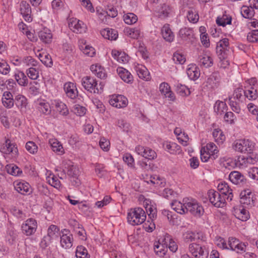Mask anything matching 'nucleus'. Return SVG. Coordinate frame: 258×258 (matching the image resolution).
<instances>
[{
	"mask_svg": "<svg viewBox=\"0 0 258 258\" xmlns=\"http://www.w3.org/2000/svg\"><path fill=\"white\" fill-rule=\"evenodd\" d=\"M147 216L145 211L141 208H132L128 211L127 222L131 225H139L143 223Z\"/></svg>",
	"mask_w": 258,
	"mask_h": 258,
	"instance_id": "f257e3e1",
	"label": "nucleus"
},
{
	"mask_svg": "<svg viewBox=\"0 0 258 258\" xmlns=\"http://www.w3.org/2000/svg\"><path fill=\"white\" fill-rule=\"evenodd\" d=\"M81 84L85 90L94 94H101L104 87L103 83L98 84L96 79L88 76L82 79Z\"/></svg>",
	"mask_w": 258,
	"mask_h": 258,
	"instance_id": "f03ea898",
	"label": "nucleus"
},
{
	"mask_svg": "<svg viewBox=\"0 0 258 258\" xmlns=\"http://www.w3.org/2000/svg\"><path fill=\"white\" fill-rule=\"evenodd\" d=\"M257 80L255 78L247 79L243 83L244 96L249 100H255L258 97L256 87Z\"/></svg>",
	"mask_w": 258,
	"mask_h": 258,
	"instance_id": "7ed1b4c3",
	"label": "nucleus"
},
{
	"mask_svg": "<svg viewBox=\"0 0 258 258\" xmlns=\"http://www.w3.org/2000/svg\"><path fill=\"white\" fill-rule=\"evenodd\" d=\"M201 160L206 162L210 158L216 159L218 156L219 150L216 145L212 142L208 143L206 146L202 148L200 151Z\"/></svg>",
	"mask_w": 258,
	"mask_h": 258,
	"instance_id": "20e7f679",
	"label": "nucleus"
},
{
	"mask_svg": "<svg viewBox=\"0 0 258 258\" xmlns=\"http://www.w3.org/2000/svg\"><path fill=\"white\" fill-rule=\"evenodd\" d=\"M254 143L248 139L237 140L232 145L233 149L241 153L250 154L254 149Z\"/></svg>",
	"mask_w": 258,
	"mask_h": 258,
	"instance_id": "39448f33",
	"label": "nucleus"
},
{
	"mask_svg": "<svg viewBox=\"0 0 258 258\" xmlns=\"http://www.w3.org/2000/svg\"><path fill=\"white\" fill-rule=\"evenodd\" d=\"M5 142L0 144V151L4 154L9 155L12 158H16L18 155L17 146L13 143L8 136L5 137Z\"/></svg>",
	"mask_w": 258,
	"mask_h": 258,
	"instance_id": "423d86ee",
	"label": "nucleus"
},
{
	"mask_svg": "<svg viewBox=\"0 0 258 258\" xmlns=\"http://www.w3.org/2000/svg\"><path fill=\"white\" fill-rule=\"evenodd\" d=\"M184 201L186 206V213L189 212L196 217H201L203 214L204 208L196 200L184 198Z\"/></svg>",
	"mask_w": 258,
	"mask_h": 258,
	"instance_id": "0eeeda50",
	"label": "nucleus"
},
{
	"mask_svg": "<svg viewBox=\"0 0 258 258\" xmlns=\"http://www.w3.org/2000/svg\"><path fill=\"white\" fill-rule=\"evenodd\" d=\"M188 252L195 258H207L209 252L205 246L197 243H191L188 245Z\"/></svg>",
	"mask_w": 258,
	"mask_h": 258,
	"instance_id": "6e6552de",
	"label": "nucleus"
},
{
	"mask_svg": "<svg viewBox=\"0 0 258 258\" xmlns=\"http://www.w3.org/2000/svg\"><path fill=\"white\" fill-rule=\"evenodd\" d=\"M208 195L210 202L215 207L222 208L224 206L226 198L219 192L211 189L209 190Z\"/></svg>",
	"mask_w": 258,
	"mask_h": 258,
	"instance_id": "1a4fd4ad",
	"label": "nucleus"
},
{
	"mask_svg": "<svg viewBox=\"0 0 258 258\" xmlns=\"http://www.w3.org/2000/svg\"><path fill=\"white\" fill-rule=\"evenodd\" d=\"M37 228V221L33 218H29L22 225L23 233L27 236H30L35 233Z\"/></svg>",
	"mask_w": 258,
	"mask_h": 258,
	"instance_id": "9d476101",
	"label": "nucleus"
},
{
	"mask_svg": "<svg viewBox=\"0 0 258 258\" xmlns=\"http://www.w3.org/2000/svg\"><path fill=\"white\" fill-rule=\"evenodd\" d=\"M135 152L148 160H152L157 156L156 152L152 149L141 145H138L135 147Z\"/></svg>",
	"mask_w": 258,
	"mask_h": 258,
	"instance_id": "9b49d317",
	"label": "nucleus"
},
{
	"mask_svg": "<svg viewBox=\"0 0 258 258\" xmlns=\"http://www.w3.org/2000/svg\"><path fill=\"white\" fill-rule=\"evenodd\" d=\"M57 171H60V172L58 174V176L60 179H63L66 177V174L71 177L76 178L78 175V170L77 168L73 165H68L66 164L62 165V171L56 169Z\"/></svg>",
	"mask_w": 258,
	"mask_h": 258,
	"instance_id": "f8f14e48",
	"label": "nucleus"
},
{
	"mask_svg": "<svg viewBox=\"0 0 258 258\" xmlns=\"http://www.w3.org/2000/svg\"><path fill=\"white\" fill-rule=\"evenodd\" d=\"M109 104L116 108H121L126 107L128 104L127 99L121 95H113L111 96Z\"/></svg>",
	"mask_w": 258,
	"mask_h": 258,
	"instance_id": "ddd939ff",
	"label": "nucleus"
},
{
	"mask_svg": "<svg viewBox=\"0 0 258 258\" xmlns=\"http://www.w3.org/2000/svg\"><path fill=\"white\" fill-rule=\"evenodd\" d=\"M60 243L62 247L68 249L73 245V237L70 231L66 229L61 230Z\"/></svg>",
	"mask_w": 258,
	"mask_h": 258,
	"instance_id": "4468645a",
	"label": "nucleus"
},
{
	"mask_svg": "<svg viewBox=\"0 0 258 258\" xmlns=\"http://www.w3.org/2000/svg\"><path fill=\"white\" fill-rule=\"evenodd\" d=\"M240 202L243 206L251 207L254 205V195L249 189L242 191L240 194Z\"/></svg>",
	"mask_w": 258,
	"mask_h": 258,
	"instance_id": "2eb2a0df",
	"label": "nucleus"
},
{
	"mask_svg": "<svg viewBox=\"0 0 258 258\" xmlns=\"http://www.w3.org/2000/svg\"><path fill=\"white\" fill-rule=\"evenodd\" d=\"M69 28L76 33H84L87 31V28L85 24L76 19H73L69 24Z\"/></svg>",
	"mask_w": 258,
	"mask_h": 258,
	"instance_id": "dca6fc26",
	"label": "nucleus"
},
{
	"mask_svg": "<svg viewBox=\"0 0 258 258\" xmlns=\"http://www.w3.org/2000/svg\"><path fill=\"white\" fill-rule=\"evenodd\" d=\"M35 107L41 114L49 115L51 110L49 103L45 100L39 98L35 101Z\"/></svg>",
	"mask_w": 258,
	"mask_h": 258,
	"instance_id": "f3484780",
	"label": "nucleus"
},
{
	"mask_svg": "<svg viewBox=\"0 0 258 258\" xmlns=\"http://www.w3.org/2000/svg\"><path fill=\"white\" fill-rule=\"evenodd\" d=\"M79 46L81 51L86 56L94 57L96 55L95 49L91 45L88 44L86 40L81 39L79 40Z\"/></svg>",
	"mask_w": 258,
	"mask_h": 258,
	"instance_id": "a211bd4d",
	"label": "nucleus"
},
{
	"mask_svg": "<svg viewBox=\"0 0 258 258\" xmlns=\"http://www.w3.org/2000/svg\"><path fill=\"white\" fill-rule=\"evenodd\" d=\"M218 190L220 194L225 197L228 201H231L233 199V194L232 189L229 187L227 183L225 181H221L217 185Z\"/></svg>",
	"mask_w": 258,
	"mask_h": 258,
	"instance_id": "6ab92c4d",
	"label": "nucleus"
},
{
	"mask_svg": "<svg viewBox=\"0 0 258 258\" xmlns=\"http://www.w3.org/2000/svg\"><path fill=\"white\" fill-rule=\"evenodd\" d=\"M15 189L22 195H29L31 192L29 183L24 180H17L14 182Z\"/></svg>",
	"mask_w": 258,
	"mask_h": 258,
	"instance_id": "aec40b11",
	"label": "nucleus"
},
{
	"mask_svg": "<svg viewBox=\"0 0 258 258\" xmlns=\"http://www.w3.org/2000/svg\"><path fill=\"white\" fill-rule=\"evenodd\" d=\"M219 82L220 75L219 73L214 72L208 77L205 86L208 90H214L218 87Z\"/></svg>",
	"mask_w": 258,
	"mask_h": 258,
	"instance_id": "412c9836",
	"label": "nucleus"
},
{
	"mask_svg": "<svg viewBox=\"0 0 258 258\" xmlns=\"http://www.w3.org/2000/svg\"><path fill=\"white\" fill-rule=\"evenodd\" d=\"M134 68L140 79L147 81L150 80V73L145 66L138 63H135Z\"/></svg>",
	"mask_w": 258,
	"mask_h": 258,
	"instance_id": "4be33fe9",
	"label": "nucleus"
},
{
	"mask_svg": "<svg viewBox=\"0 0 258 258\" xmlns=\"http://www.w3.org/2000/svg\"><path fill=\"white\" fill-rule=\"evenodd\" d=\"M229 49V39L226 38L221 39L217 44L216 52L218 56L223 57L224 54H227Z\"/></svg>",
	"mask_w": 258,
	"mask_h": 258,
	"instance_id": "5701e85b",
	"label": "nucleus"
},
{
	"mask_svg": "<svg viewBox=\"0 0 258 258\" xmlns=\"http://www.w3.org/2000/svg\"><path fill=\"white\" fill-rule=\"evenodd\" d=\"M20 11L26 21L28 22L32 21L31 9L29 4L26 1H22L20 3Z\"/></svg>",
	"mask_w": 258,
	"mask_h": 258,
	"instance_id": "b1692460",
	"label": "nucleus"
},
{
	"mask_svg": "<svg viewBox=\"0 0 258 258\" xmlns=\"http://www.w3.org/2000/svg\"><path fill=\"white\" fill-rule=\"evenodd\" d=\"M178 36L181 40L187 42H191L195 38L193 29L187 27L180 29L179 31Z\"/></svg>",
	"mask_w": 258,
	"mask_h": 258,
	"instance_id": "393cba45",
	"label": "nucleus"
},
{
	"mask_svg": "<svg viewBox=\"0 0 258 258\" xmlns=\"http://www.w3.org/2000/svg\"><path fill=\"white\" fill-rule=\"evenodd\" d=\"M14 103L21 113H23L26 112L28 100L25 96L21 94L17 95L15 97Z\"/></svg>",
	"mask_w": 258,
	"mask_h": 258,
	"instance_id": "a878e982",
	"label": "nucleus"
},
{
	"mask_svg": "<svg viewBox=\"0 0 258 258\" xmlns=\"http://www.w3.org/2000/svg\"><path fill=\"white\" fill-rule=\"evenodd\" d=\"M51 103L60 115L67 116L69 114V110L67 106L61 100L59 99L52 100L51 101Z\"/></svg>",
	"mask_w": 258,
	"mask_h": 258,
	"instance_id": "bb28decb",
	"label": "nucleus"
},
{
	"mask_svg": "<svg viewBox=\"0 0 258 258\" xmlns=\"http://www.w3.org/2000/svg\"><path fill=\"white\" fill-rule=\"evenodd\" d=\"M163 147L165 151L171 154H180L182 153L180 146L174 142H164L163 144Z\"/></svg>",
	"mask_w": 258,
	"mask_h": 258,
	"instance_id": "cd10ccee",
	"label": "nucleus"
},
{
	"mask_svg": "<svg viewBox=\"0 0 258 258\" xmlns=\"http://www.w3.org/2000/svg\"><path fill=\"white\" fill-rule=\"evenodd\" d=\"M38 37L43 43L50 44L52 41L53 34L50 29L45 27L38 32Z\"/></svg>",
	"mask_w": 258,
	"mask_h": 258,
	"instance_id": "c85d7f7f",
	"label": "nucleus"
},
{
	"mask_svg": "<svg viewBox=\"0 0 258 258\" xmlns=\"http://www.w3.org/2000/svg\"><path fill=\"white\" fill-rule=\"evenodd\" d=\"M14 102L15 98L14 99L12 94L10 91H5L2 97L3 105L7 109H10L14 106Z\"/></svg>",
	"mask_w": 258,
	"mask_h": 258,
	"instance_id": "c756f323",
	"label": "nucleus"
},
{
	"mask_svg": "<svg viewBox=\"0 0 258 258\" xmlns=\"http://www.w3.org/2000/svg\"><path fill=\"white\" fill-rule=\"evenodd\" d=\"M186 74L191 80H197L200 76V71L196 64L190 63L188 65L186 69Z\"/></svg>",
	"mask_w": 258,
	"mask_h": 258,
	"instance_id": "7c9ffc66",
	"label": "nucleus"
},
{
	"mask_svg": "<svg viewBox=\"0 0 258 258\" xmlns=\"http://www.w3.org/2000/svg\"><path fill=\"white\" fill-rule=\"evenodd\" d=\"M64 90L67 96L72 99H75L78 96V92L76 85L72 82H67L64 85Z\"/></svg>",
	"mask_w": 258,
	"mask_h": 258,
	"instance_id": "2f4dec72",
	"label": "nucleus"
},
{
	"mask_svg": "<svg viewBox=\"0 0 258 258\" xmlns=\"http://www.w3.org/2000/svg\"><path fill=\"white\" fill-rule=\"evenodd\" d=\"M198 63L201 67L208 68L213 66V59L209 54L203 53L199 56Z\"/></svg>",
	"mask_w": 258,
	"mask_h": 258,
	"instance_id": "473e14b6",
	"label": "nucleus"
},
{
	"mask_svg": "<svg viewBox=\"0 0 258 258\" xmlns=\"http://www.w3.org/2000/svg\"><path fill=\"white\" fill-rule=\"evenodd\" d=\"M90 70L94 75L101 79H105L107 77L105 70L99 63L92 64L90 67Z\"/></svg>",
	"mask_w": 258,
	"mask_h": 258,
	"instance_id": "72a5a7b5",
	"label": "nucleus"
},
{
	"mask_svg": "<svg viewBox=\"0 0 258 258\" xmlns=\"http://www.w3.org/2000/svg\"><path fill=\"white\" fill-rule=\"evenodd\" d=\"M161 34L163 39L167 42H172L174 39V35L170 26L168 24L163 25L161 29Z\"/></svg>",
	"mask_w": 258,
	"mask_h": 258,
	"instance_id": "f704fd0d",
	"label": "nucleus"
},
{
	"mask_svg": "<svg viewBox=\"0 0 258 258\" xmlns=\"http://www.w3.org/2000/svg\"><path fill=\"white\" fill-rule=\"evenodd\" d=\"M14 77L17 83L22 87H26L28 84V79L25 74L20 70L15 72Z\"/></svg>",
	"mask_w": 258,
	"mask_h": 258,
	"instance_id": "c9c22d12",
	"label": "nucleus"
},
{
	"mask_svg": "<svg viewBox=\"0 0 258 258\" xmlns=\"http://www.w3.org/2000/svg\"><path fill=\"white\" fill-rule=\"evenodd\" d=\"M116 71L120 78L124 82L130 83L133 81V76L127 70L122 67H119Z\"/></svg>",
	"mask_w": 258,
	"mask_h": 258,
	"instance_id": "e433bc0d",
	"label": "nucleus"
},
{
	"mask_svg": "<svg viewBox=\"0 0 258 258\" xmlns=\"http://www.w3.org/2000/svg\"><path fill=\"white\" fill-rule=\"evenodd\" d=\"M48 142L53 152L59 155L64 153V152L62 145L56 139L50 138L49 139Z\"/></svg>",
	"mask_w": 258,
	"mask_h": 258,
	"instance_id": "4c0bfd02",
	"label": "nucleus"
},
{
	"mask_svg": "<svg viewBox=\"0 0 258 258\" xmlns=\"http://www.w3.org/2000/svg\"><path fill=\"white\" fill-rule=\"evenodd\" d=\"M154 250L156 255L162 257L167 254L168 249L167 245L158 241L155 242L154 243Z\"/></svg>",
	"mask_w": 258,
	"mask_h": 258,
	"instance_id": "58836bf2",
	"label": "nucleus"
},
{
	"mask_svg": "<svg viewBox=\"0 0 258 258\" xmlns=\"http://www.w3.org/2000/svg\"><path fill=\"white\" fill-rule=\"evenodd\" d=\"M229 179L231 182L235 184H240L245 180L244 176L237 171H232L229 175Z\"/></svg>",
	"mask_w": 258,
	"mask_h": 258,
	"instance_id": "ea45409f",
	"label": "nucleus"
},
{
	"mask_svg": "<svg viewBox=\"0 0 258 258\" xmlns=\"http://www.w3.org/2000/svg\"><path fill=\"white\" fill-rule=\"evenodd\" d=\"M171 208L177 213L180 214H183L186 213V206H185L184 199L183 200V203L178 201H174L171 204Z\"/></svg>",
	"mask_w": 258,
	"mask_h": 258,
	"instance_id": "a19ab883",
	"label": "nucleus"
},
{
	"mask_svg": "<svg viewBox=\"0 0 258 258\" xmlns=\"http://www.w3.org/2000/svg\"><path fill=\"white\" fill-rule=\"evenodd\" d=\"M101 35L105 39L115 40L118 37L117 31L115 30L106 28L101 31Z\"/></svg>",
	"mask_w": 258,
	"mask_h": 258,
	"instance_id": "79ce46f5",
	"label": "nucleus"
},
{
	"mask_svg": "<svg viewBox=\"0 0 258 258\" xmlns=\"http://www.w3.org/2000/svg\"><path fill=\"white\" fill-rule=\"evenodd\" d=\"M236 217L242 221H245L248 219L249 215L248 211L243 208V206H240L235 210Z\"/></svg>",
	"mask_w": 258,
	"mask_h": 258,
	"instance_id": "37998d69",
	"label": "nucleus"
},
{
	"mask_svg": "<svg viewBox=\"0 0 258 258\" xmlns=\"http://www.w3.org/2000/svg\"><path fill=\"white\" fill-rule=\"evenodd\" d=\"M231 17L229 15L227 14L226 12H225L222 17L219 16L217 17L216 19V23L219 26L224 27L227 25L231 24Z\"/></svg>",
	"mask_w": 258,
	"mask_h": 258,
	"instance_id": "c03bdc74",
	"label": "nucleus"
},
{
	"mask_svg": "<svg viewBox=\"0 0 258 258\" xmlns=\"http://www.w3.org/2000/svg\"><path fill=\"white\" fill-rule=\"evenodd\" d=\"M212 135L215 141L218 144H223L225 140V136L224 135L222 131L220 128L214 129Z\"/></svg>",
	"mask_w": 258,
	"mask_h": 258,
	"instance_id": "a18cd8bd",
	"label": "nucleus"
},
{
	"mask_svg": "<svg viewBox=\"0 0 258 258\" xmlns=\"http://www.w3.org/2000/svg\"><path fill=\"white\" fill-rule=\"evenodd\" d=\"M7 172L13 176H21L22 174V170L15 164H9L6 166Z\"/></svg>",
	"mask_w": 258,
	"mask_h": 258,
	"instance_id": "49530a36",
	"label": "nucleus"
},
{
	"mask_svg": "<svg viewBox=\"0 0 258 258\" xmlns=\"http://www.w3.org/2000/svg\"><path fill=\"white\" fill-rule=\"evenodd\" d=\"M112 55L119 62L125 63L128 61V55L124 52L114 50L112 52Z\"/></svg>",
	"mask_w": 258,
	"mask_h": 258,
	"instance_id": "de8ad7c7",
	"label": "nucleus"
},
{
	"mask_svg": "<svg viewBox=\"0 0 258 258\" xmlns=\"http://www.w3.org/2000/svg\"><path fill=\"white\" fill-rule=\"evenodd\" d=\"M249 165L247 156L240 155L235 160V166L239 168H244Z\"/></svg>",
	"mask_w": 258,
	"mask_h": 258,
	"instance_id": "09e8293b",
	"label": "nucleus"
},
{
	"mask_svg": "<svg viewBox=\"0 0 258 258\" xmlns=\"http://www.w3.org/2000/svg\"><path fill=\"white\" fill-rule=\"evenodd\" d=\"M214 111L218 114H222L227 110V106L225 102L218 100L216 102L214 107Z\"/></svg>",
	"mask_w": 258,
	"mask_h": 258,
	"instance_id": "8fccbe9b",
	"label": "nucleus"
},
{
	"mask_svg": "<svg viewBox=\"0 0 258 258\" xmlns=\"http://www.w3.org/2000/svg\"><path fill=\"white\" fill-rule=\"evenodd\" d=\"M241 14L243 17L247 19L251 18L254 14L253 9L250 7L243 6L241 8Z\"/></svg>",
	"mask_w": 258,
	"mask_h": 258,
	"instance_id": "3c124183",
	"label": "nucleus"
},
{
	"mask_svg": "<svg viewBox=\"0 0 258 258\" xmlns=\"http://www.w3.org/2000/svg\"><path fill=\"white\" fill-rule=\"evenodd\" d=\"M76 256L77 258H90L87 249L83 246L80 245L77 247L76 250Z\"/></svg>",
	"mask_w": 258,
	"mask_h": 258,
	"instance_id": "603ef678",
	"label": "nucleus"
},
{
	"mask_svg": "<svg viewBox=\"0 0 258 258\" xmlns=\"http://www.w3.org/2000/svg\"><path fill=\"white\" fill-rule=\"evenodd\" d=\"M23 67H34L38 64L37 60L31 56H27L23 57Z\"/></svg>",
	"mask_w": 258,
	"mask_h": 258,
	"instance_id": "864d4df0",
	"label": "nucleus"
},
{
	"mask_svg": "<svg viewBox=\"0 0 258 258\" xmlns=\"http://www.w3.org/2000/svg\"><path fill=\"white\" fill-rule=\"evenodd\" d=\"M59 231V228L54 225H51L47 230V236L51 239H53L58 236Z\"/></svg>",
	"mask_w": 258,
	"mask_h": 258,
	"instance_id": "5fc2aeb1",
	"label": "nucleus"
},
{
	"mask_svg": "<svg viewBox=\"0 0 258 258\" xmlns=\"http://www.w3.org/2000/svg\"><path fill=\"white\" fill-rule=\"evenodd\" d=\"M123 20L128 25H132L138 21L137 16L134 13H128L123 15Z\"/></svg>",
	"mask_w": 258,
	"mask_h": 258,
	"instance_id": "6e6d98bb",
	"label": "nucleus"
},
{
	"mask_svg": "<svg viewBox=\"0 0 258 258\" xmlns=\"http://www.w3.org/2000/svg\"><path fill=\"white\" fill-rule=\"evenodd\" d=\"M17 232L14 229H9L6 235V239L11 244L16 242L17 238Z\"/></svg>",
	"mask_w": 258,
	"mask_h": 258,
	"instance_id": "4d7b16f0",
	"label": "nucleus"
},
{
	"mask_svg": "<svg viewBox=\"0 0 258 258\" xmlns=\"http://www.w3.org/2000/svg\"><path fill=\"white\" fill-rule=\"evenodd\" d=\"M177 93L182 96H188L190 94L189 89L185 85L177 84L176 87Z\"/></svg>",
	"mask_w": 258,
	"mask_h": 258,
	"instance_id": "13d9d810",
	"label": "nucleus"
},
{
	"mask_svg": "<svg viewBox=\"0 0 258 258\" xmlns=\"http://www.w3.org/2000/svg\"><path fill=\"white\" fill-rule=\"evenodd\" d=\"M25 148L27 151L31 154H35L38 151V146L33 141L27 142Z\"/></svg>",
	"mask_w": 258,
	"mask_h": 258,
	"instance_id": "bf43d9fd",
	"label": "nucleus"
},
{
	"mask_svg": "<svg viewBox=\"0 0 258 258\" xmlns=\"http://www.w3.org/2000/svg\"><path fill=\"white\" fill-rule=\"evenodd\" d=\"M123 161L131 168L135 167V160L131 154L126 153L123 155Z\"/></svg>",
	"mask_w": 258,
	"mask_h": 258,
	"instance_id": "052dcab7",
	"label": "nucleus"
},
{
	"mask_svg": "<svg viewBox=\"0 0 258 258\" xmlns=\"http://www.w3.org/2000/svg\"><path fill=\"white\" fill-rule=\"evenodd\" d=\"M125 32L127 36L133 39H138L140 35V31L137 28H126Z\"/></svg>",
	"mask_w": 258,
	"mask_h": 258,
	"instance_id": "680f3d73",
	"label": "nucleus"
},
{
	"mask_svg": "<svg viewBox=\"0 0 258 258\" xmlns=\"http://www.w3.org/2000/svg\"><path fill=\"white\" fill-rule=\"evenodd\" d=\"M187 18L190 22L195 24L199 21V16L198 13L195 11L190 10L187 12Z\"/></svg>",
	"mask_w": 258,
	"mask_h": 258,
	"instance_id": "e2e57ef3",
	"label": "nucleus"
},
{
	"mask_svg": "<svg viewBox=\"0 0 258 258\" xmlns=\"http://www.w3.org/2000/svg\"><path fill=\"white\" fill-rule=\"evenodd\" d=\"M26 74L30 79L36 80L39 77L38 71L34 67H30L26 70Z\"/></svg>",
	"mask_w": 258,
	"mask_h": 258,
	"instance_id": "0e129e2a",
	"label": "nucleus"
},
{
	"mask_svg": "<svg viewBox=\"0 0 258 258\" xmlns=\"http://www.w3.org/2000/svg\"><path fill=\"white\" fill-rule=\"evenodd\" d=\"M11 212L14 216L20 220H23L26 217L25 213L16 207L12 208Z\"/></svg>",
	"mask_w": 258,
	"mask_h": 258,
	"instance_id": "69168bd1",
	"label": "nucleus"
},
{
	"mask_svg": "<svg viewBox=\"0 0 258 258\" xmlns=\"http://www.w3.org/2000/svg\"><path fill=\"white\" fill-rule=\"evenodd\" d=\"M10 67L7 62L4 59L0 60V74L6 75L10 72Z\"/></svg>",
	"mask_w": 258,
	"mask_h": 258,
	"instance_id": "338daca9",
	"label": "nucleus"
},
{
	"mask_svg": "<svg viewBox=\"0 0 258 258\" xmlns=\"http://www.w3.org/2000/svg\"><path fill=\"white\" fill-rule=\"evenodd\" d=\"M247 39L250 42H258V30L249 32L247 34Z\"/></svg>",
	"mask_w": 258,
	"mask_h": 258,
	"instance_id": "774afa93",
	"label": "nucleus"
}]
</instances>
